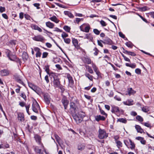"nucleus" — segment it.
I'll use <instances>...</instances> for the list:
<instances>
[{
	"label": "nucleus",
	"mask_w": 154,
	"mask_h": 154,
	"mask_svg": "<svg viewBox=\"0 0 154 154\" xmlns=\"http://www.w3.org/2000/svg\"><path fill=\"white\" fill-rule=\"evenodd\" d=\"M99 134L98 137L100 139H103L104 138H106L108 137V135L106 134L105 131L104 129H102L100 128L99 131Z\"/></svg>",
	"instance_id": "obj_4"
},
{
	"label": "nucleus",
	"mask_w": 154,
	"mask_h": 154,
	"mask_svg": "<svg viewBox=\"0 0 154 154\" xmlns=\"http://www.w3.org/2000/svg\"><path fill=\"white\" fill-rule=\"evenodd\" d=\"M32 39L35 41L43 42L45 40V38L41 35L35 36L32 38Z\"/></svg>",
	"instance_id": "obj_8"
},
{
	"label": "nucleus",
	"mask_w": 154,
	"mask_h": 154,
	"mask_svg": "<svg viewBox=\"0 0 154 154\" xmlns=\"http://www.w3.org/2000/svg\"><path fill=\"white\" fill-rule=\"evenodd\" d=\"M34 150L35 152L37 153H40L41 151V149L38 148V146H35L34 148Z\"/></svg>",
	"instance_id": "obj_38"
},
{
	"label": "nucleus",
	"mask_w": 154,
	"mask_h": 154,
	"mask_svg": "<svg viewBox=\"0 0 154 154\" xmlns=\"http://www.w3.org/2000/svg\"><path fill=\"white\" fill-rule=\"evenodd\" d=\"M32 108L33 111L35 113H38V110L40 109L39 106L37 101L35 100L33 102Z\"/></svg>",
	"instance_id": "obj_5"
},
{
	"label": "nucleus",
	"mask_w": 154,
	"mask_h": 154,
	"mask_svg": "<svg viewBox=\"0 0 154 154\" xmlns=\"http://www.w3.org/2000/svg\"><path fill=\"white\" fill-rule=\"evenodd\" d=\"M119 35L122 37V38H125V35L124 34H123L122 32H119Z\"/></svg>",
	"instance_id": "obj_54"
},
{
	"label": "nucleus",
	"mask_w": 154,
	"mask_h": 154,
	"mask_svg": "<svg viewBox=\"0 0 154 154\" xmlns=\"http://www.w3.org/2000/svg\"><path fill=\"white\" fill-rule=\"evenodd\" d=\"M86 35L87 36V39L89 40L90 41H92L93 40V37L91 33L87 34Z\"/></svg>",
	"instance_id": "obj_33"
},
{
	"label": "nucleus",
	"mask_w": 154,
	"mask_h": 154,
	"mask_svg": "<svg viewBox=\"0 0 154 154\" xmlns=\"http://www.w3.org/2000/svg\"><path fill=\"white\" fill-rule=\"evenodd\" d=\"M85 75L86 77L88 78L91 81H93V77L92 75H90L89 73L87 72L85 73Z\"/></svg>",
	"instance_id": "obj_34"
},
{
	"label": "nucleus",
	"mask_w": 154,
	"mask_h": 154,
	"mask_svg": "<svg viewBox=\"0 0 154 154\" xmlns=\"http://www.w3.org/2000/svg\"><path fill=\"white\" fill-rule=\"evenodd\" d=\"M118 122H119L125 124L127 123V121L126 119L119 118L117 120Z\"/></svg>",
	"instance_id": "obj_37"
},
{
	"label": "nucleus",
	"mask_w": 154,
	"mask_h": 154,
	"mask_svg": "<svg viewBox=\"0 0 154 154\" xmlns=\"http://www.w3.org/2000/svg\"><path fill=\"white\" fill-rule=\"evenodd\" d=\"M128 54L133 56H135L136 55V54L134 52L129 51H128Z\"/></svg>",
	"instance_id": "obj_55"
},
{
	"label": "nucleus",
	"mask_w": 154,
	"mask_h": 154,
	"mask_svg": "<svg viewBox=\"0 0 154 154\" xmlns=\"http://www.w3.org/2000/svg\"><path fill=\"white\" fill-rule=\"evenodd\" d=\"M28 85L30 88L35 91L36 93L38 94L40 89L37 86L33 85L31 83H28Z\"/></svg>",
	"instance_id": "obj_6"
},
{
	"label": "nucleus",
	"mask_w": 154,
	"mask_h": 154,
	"mask_svg": "<svg viewBox=\"0 0 154 154\" xmlns=\"http://www.w3.org/2000/svg\"><path fill=\"white\" fill-rule=\"evenodd\" d=\"M136 119L138 121L140 122H142L143 121V118L140 116L138 115L136 117Z\"/></svg>",
	"instance_id": "obj_42"
},
{
	"label": "nucleus",
	"mask_w": 154,
	"mask_h": 154,
	"mask_svg": "<svg viewBox=\"0 0 154 154\" xmlns=\"http://www.w3.org/2000/svg\"><path fill=\"white\" fill-rule=\"evenodd\" d=\"M49 19L52 21H54L56 23H58L59 21L56 17L55 16H54L53 17H50Z\"/></svg>",
	"instance_id": "obj_32"
},
{
	"label": "nucleus",
	"mask_w": 154,
	"mask_h": 154,
	"mask_svg": "<svg viewBox=\"0 0 154 154\" xmlns=\"http://www.w3.org/2000/svg\"><path fill=\"white\" fill-rule=\"evenodd\" d=\"M85 148V145L84 144H80L78 146V149L80 150H82Z\"/></svg>",
	"instance_id": "obj_28"
},
{
	"label": "nucleus",
	"mask_w": 154,
	"mask_h": 154,
	"mask_svg": "<svg viewBox=\"0 0 154 154\" xmlns=\"http://www.w3.org/2000/svg\"><path fill=\"white\" fill-rule=\"evenodd\" d=\"M93 32L95 34L97 35H99L100 33V31H99L97 29H93Z\"/></svg>",
	"instance_id": "obj_48"
},
{
	"label": "nucleus",
	"mask_w": 154,
	"mask_h": 154,
	"mask_svg": "<svg viewBox=\"0 0 154 154\" xmlns=\"http://www.w3.org/2000/svg\"><path fill=\"white\" fill-rule=\"evenodd\" d=\"M6 53L7 57L11 61H15L17 63H18L20 65L21 64V62L20 59L17 58L15 55H14L11 54V52L8 49H6Z\"/></svg>",
	"instance_id": "obj_1"
},
{
	"label": "nucleus",
	"mask_w": 154,
	"mask_h": 154,
	"mask_svg": "<svg viewBox=\"0 0 154 154\" xmlns=\"http://www.w3.org/2000/svg\"><path fill=\"white\" fill-rule=\"evenodd\" d=\"M114 98L116 100L120 101L121 100V98L119 97L118 96H117L116 95L114 97Z\"/></svg>",
	"instance_id": "obj_64"
},
{
	"label": "nucleus",
	"mask_w": 154,
	"mask_h": 154,
	"mask_svg": "<svg viewBox=\"0 0 154 154\" xmlns=\"http://www.w3.org/2000/svg\"><path fill=\"white\" fill-rule=\"evenodd\" d=\"M83 62L85 63L88 64L91 63V59L88 57H84L82 59Z\"/></svg>",
	"instance_id": "obj_16"
},
{
	"label": "nucleus",
	"mask_w": 154,
	"mask_h": 154,
	"mask_svg": "<svg viewBox=\"0 0 154 154\" xmlns=\"http://www.w3.org/2000/svg\"><path fill=\"white\" fill-rule=\"evenodd\" d=\"M142 110L145 112H147L149 111V107L147 106L143 107L142 109Z\"/></svg>",
	"instance_id": "obj_39"
},
{
	"label": "nucleus",
	"mask_w": 154,
	"mask_h": 154,
	"mask_svg": "<svg viewBox=\"0 0 154 154\" xmlns=\"http://www.w3.org/2000/svg\"><path fill=\"white\" fill-rule=\"evenodd\" d=\"M73 118L77 124L79 123L82 121L83 118L85 116L79 113L72 115Z\"/></svg>",
	"instance_id": "obj_3"
},
{
	"label": "nucleus",
	"mask_w": 154,
	"mask_h": 154,
	"mask_svg": "<svg viewBox=\"0 0 154 154\" xmlns=\"http://www.w3.org/2000/svg\"><path fill=\"white\" fill-rule=\"evenodd\" d=\"M24 17L27 20H30V16L28 14H25L24 15Z\"/></svg>",
	"instance_id": "obj_63"
},
{
	"label": "nucleus",
	"mask_w": 154,
	"mask_h": 154,
	"mask_svg": "<svg viewBox=\"0 0 154 154\" xmlns=\"http://www.w3.org/2000/svg\"><path fill=\"white\" fill-rule=\"evenodd\" d=\"M81 20H83V19L82 18H76L75 19V21H76V22L78 23H79Z\"/></svg>",
	"instance_id": "obj_61"
},
{
	"label": "nucleus",
	"mask_w": 154,
	"mask_h": 154,
	"mask_svg": "<svg viewBox=\"0 0 154 154\" xmlns=\"http://www.w3.org/2000/svg\"><path fill=\"white\" fill-rule=\"evenodd\" d=\"M9 71L7 69H4L0 71V74L2 76H5L8 75L9 74Z\"/></svg>",
	"instance_id": "obj_14"
},
{
	"label": "nucleus",
	"mask_w": 154,
	"mask_h": 154,
	"mask_svg": "<svg viewBox=\"0 0 154 154\" xmlns=\"http://www.w3.org/2000/svg\"><path fill=\"white\" fill-rule=\"evenodd\" d=\"M40 5L39 3H35L33 4V5L36 7L37 9H38L40 8L39 7Z\"/></svg>",
	"instance_id": "obj_52"
},
{
	"label": "nucleus",
	"mask_w": 154,
	"mask_h": 154,
	"mask_svg": "<svg viewBox=\"0 0 154 154\" xmlns=\"http://www.w3.org/2000/svg\"><path fill=\"white\" fill-rule=\"evenodd\" d=\"M46 25L47 27L50 28H53L54 26L53 23L49 21L46 22Z\"/></svg>",
	"instance_id": "obj_31"
},
{
	"label": "nucleus",
	"mask_w": 154,
	"mask_h": 154,
	"mask_svg": "<svg viewBox=\"0 0 154 154\" xmlns=\"http://www.w3.org/2000/svg\"><path fill=\"white\" fill-rule=\"evenodd\" d=\"M95 120L97 122H99L100 120L104 121L106 119L104 116H101L100 115H97L95 117Z\"/></svg>",
	"instance_id": "obj_17"
},
{
	"label": "nucleus",
	"mask_w": 154,
	"mask_h": 154,
	"mask_svg": "<svg viewBox=\"0 0 154 154\" xmlns=\"http://www.w3.org/2000/svg\"><path fill=\"white\" fill-rule=\"evenodd\" d=\"M129 141L130 143V145L131 146L130 147L131 149H134L135 147V145L134 143L132 142L130 139H129Z\"/></svg>",
	"instance_id": "obj_41"
},
{
	"label": "nucleus",
	"mask_w": 154,
	"mask_h": 154,
	"mask_svg": "<svg viewBox=\"0 0 154 154\" xmlns=\"http://www.w3.org/2000/svg\"><path fill=\"white\" fill-rule=\"evenodd\" d=\"M72 42L75 47L77 49H79V46L78 45V42L77 40L75 38H72Z\"/></svg>",
	"instance_id": "obj_18"
},
{
	"label": "nucleus",
	"mask_w": 154,
	"mask_h": 154,
	"mask_svg": "<svg viewBox=\"0 0 154 154\" xmlns=\"http://www.w3.org/2000/svg\"><path fill=\"white\" fill-rule=\"evenodd\" d=\"M100 111L101 114L103 115H105L106 116H107V114L104 112L103 110L100 109Z\"/></svg>",
	"instance_id": "obj_62"
},
{
	"label": "nucleus",
	"mask_w": 154,
	"mask_h": 154,
	"mask_svg": "<svg viewBox=\"0 0 154 154\" xmlns=\"http://www.w3.org/2000/svg\"><path fill=\"white\" fill-rule=\"evenodd\" d=\"M63 40L64 42L67 44H69L71 42L70 39L69 38H65Z\"/></svg>",
	"instance_id": "obj_47"
},
{
	"label": "nucleus",
	"mask_w": 154,
	"mask_h": 154,
	"mask_svg": "<svg viewBox=\"0 0 154 154\" xmlns=\"http://www.w3.org/2000/svg\"><path fill=\"white\" fill-rule=\"evenodd\" d=\"M67 76L69 80V83L72 85L74 84V81L72 77L69 74H68Z\"/></svg>",
	"instance_id": "obj_21"
},
{
	"label": "nucleus",
	"mask_w": 154,
	"mask_h": 154,
	"mask_svg": "<svg viewBox=\"0 0 154 154\" xmlns=\"http://www.w3.org/2000/svg\"><path fill=\"white\" fill-rule=\"evenodd\" d=\"M94 51H95V52L94 53V54L95 56L97 55L98 54V52L99 51L96 48H94Z\"/></svg>",
	"instance_id": "obj_49"
},
{
	"label": "nucleus",
	"mask_w": 154,
	"mask_h": 154,
	"mask_svg": "<svg viewBox=\"0 0 154 154\" xmlns=\"http://www.w3.org/2000/svg\"><path fill=\"white\" fill-rule=\"evenodd\" d=\"M45 79L47 83H48L49 82V81L48 79V75H46L45 76Z\"/></svg>",
	"instance_id": "obj_60"
},
{
	"label": "nucleus",
	"mask_w": 154,
	"mask_h": 154,
	"mask_svg": "<svg viewBox=\"0 0 154 154\" xmlns=\"http://www.w3.org/2000/svg\"><path fill=\"white\" fill-rule=\"evenodd\" d=\"M85 66L86 69L88 70V71L91 74H93L94 72L93 70L91 68V67L89 65H85Z\"/></svg>",
	"instance_id": "obj_29"
},
{
	"label": "nucleus",
	"mask_w": 154,
	"mask_h": 154,
	"mask_svg": "<svg viewBox=\"0 0 154 154\" xmlns=\"http://www.w3.org/2000/svg\"><path fill=\"white\" fill-rule=\"evenodd\" d=\"M116 143L117 144V146L119 148L120 147L122 146V143L120 141H116Z\"/></svg>",
	"instance_id": "obj_46"
},
{
	"label": "nucleus",
	"mask_w": 154,
	"mask_h": 154,
	"mask_svg": "<svg viewBox=\"0 0 154 154\" xmlns=\"http://www.w3.org/2000/svg\"><path fill=\"white\" fill-rule=\"evenodd\" d=\"M64 13L65 15H68L69 17L71 18H73L74 17L73 15L69 11H65L64 12Z\"/></svg>",
	"instance_id": "obj_30"
},
{
	"label": "nucleus",
	"mask_w": 154,
	"mask_h": 154,
	"mask_svg": "<svg viewBox=\"0 0 154 154\" xmlns=\"http://www.w3.org/2000/svg\"><path fill=\"white\" fill-rule=\"evenodd\" d=\"M61 102L64 106V109H66L68 106L69 103V100L65 97L63 98Z\"/></svg>",
	"instance_id": "obj_10"
},
{
	"label": "nucleus",
	"mask_w": 154,
	"mask_h": 154,
	"mask_svg": "<svg viewBox=\"0 0 154 154\" xmlns=\"http://www.w3.org/2000/svg\"><path fill=\"white\" fill-rule=\"evenodd\" d=\"M100 23L103 26H106V22L103 20L100 21Z\"/></svg>",
	"instance_id": "obj_56"
},
{
	"label": "nucleus",
	"mask_w": 154,
	"mask_h": 154,
	"mask_svg": "<svg viewBox=\"0 0 154 154\" xmlns=\"http://www.w3.org/2000/svg\"><path fill=\"white\" fill-rule=\"evenodd\" d=\"M92 67L94 71L96 72V74L98 76H99L101 75V73L99 71L98 68L97 67L96 65L93 63H92Z\"/></svg>",
	"instance_id": "obj_13"
},
{
	"label": "nucleus",
	"mask_w": 154,
	"mask_h": 154,
	"mask_svg": "<svg viewBox=\"0 0 154 154\" xmlns=\"http://www.w3.org/2000/svg\"><path fill=\"white\" fill-rule=\"evenodd\" d=\"M149 8L146 6H144L143 7L140 8V10L141 11H145L149 10Z\"/></svg>",
	"instance_id": "obj_45"
},
{
	"label": "nucleus",
	"mask_w": 154,
	"mask_h": 154,
	"mask_svg": "<svg viewBox=\"0 0 154 154\" xmlns=\"http://www.w3.org/2000/svg\"><path fill=\"white\" fill-rule=\"evenodd\" d=\"M34 51L36 52V57H40L42 55V53L41 52V49L37 47H35L34 48Z\"/></svg>",
	"instance_id": "obj_15"
},
{
	"label": "nucleus",
	"mask_w": 154,
	"mask_h": 154,
	"mask_svg": "<svg viewBox=\"0 0 154 154\" xmlns=\"http://www.w3.org/2000/svg\"><path fill=\"white\" fill-rule=\"evenodd\" d=\"M119 111V108L118 106H113L112 107L111 112L112 113H117Z\"/></svg>",
	"instance_id": "obj_24"
},
{
	"label": "nucleus",
	"mask_w": 154,
	"mask_h": 154,
	"mask_svg": "<svg viewBox=\"0 0 154 154\" xmlns=\"http://www.w3.org/2000/svg\"><path fill=\"white\" fill-rule=\"evenodd\" d=\"M54 83L56 87H59L60 85V82L59 81V78L54 80Z\"/></svg>",
	"instance_id": "obj_19"
},
{
	"label": "nucleus",
	"mask_w": 154,
	"mask_h": 154,
	"mask_svg": "<svg viewBox=\"0 0 154 154\" xmlns=\"http://www.w3.org/2000/svg\"><path fill=\"white\" fill-rule=\"evenodd\" d=\"M128 91L129 94H133L136 93V91H134L131 88H128Z\"/></svg>",
	"instance_id": "obj_35"
},
{
	"label": "nucleus",
	"mask_w": 154,
	"mask_h": 154,
	"mask_svg": "<svg viewBox=\"0 0 154 154\" xmlns=\"http://www.w3.org/2000/svg\"><path fill=\"white\" fill-rule=\"evenodd\" d=\"M54 31H56L57 32H63V31L62 30H61L58 28H55L54 30Z\"/></svg>",
	"instance_id": "obj_58"
},
{
	"label": "nucleus",
	"mask_w": 154,
	"mask_h": 154,
	"mask_svg": "<svg viewBox=\"0 0 154 154\" xmlns=\"http://www.w3.org/2000/svg\"><path fill=\"white\" fill-rule=\"evenodd\" d=\"M44 97L45 102L48 105L49 104L51 98L49 94L47 93H45L44 94Z\"/></svg>",
	"instance_id": "obj_9"
},
{
	"label": "nucleus",
	"mask_w": 154,
	"mask_h": 154,
	"mask_svg": "<svg viewBox=\"0 0 154 154\" xmlns=\"http://www.w3.org/2000/svg\"><path fill=\"white\" fill-rule=\"evenodd\" d=\"M20 96L25 101L26 100V97L24 93H23L21 94L20 95Z\"/></svg>",
	"instance_id": "obj_51"
},
{
	"label": "nucleus",
	"mask_w": 154,
	"mask_h": 154,
	"mask_svg": "<svg viewBox=\"0 0 154 154\" xmlns=\"http://www.w3.org/2000/svg\"><path fill=\"white\" fill-rule=\"evenodd\" d=\"M34 138L36 142L38 143V144L41 145L42 147L44 148V145L41 142V137L38 134H35L34 135Z\"/></svg>",
	"instance_id": "obj_7"
},
{
	"label": "nucleus",
	"mask_w": 154,
	"mask_h": 154,
	"mask_svg": "<svg viewBox=\"0 0 154 154\" xmlns=\"http://www.w3.org/2000/svg\"><path fill=\"white\" fill-rule=\"evenodd\" d=\"M64 30L67 32H69L71 29L70 28L67 26H65L63 28Z\"/></svg>",
	"instance_id": "obj_43"
},
{
	"label": "nucleus",
	"mask_w": 154,
	"mask_h": 154,
	"mask_svg": "<svg viewBox=\"0 0 154 154\" xmlns=\"http://www.w3.org/2000/svg\"><path fill=\"white\" fill-rule=\"evenodd\" d=\"M82 27V26H80V30L81 31H82L84 32H88L89 31V30L90 29V27L89 26H86L84 30L83 29H81V27Z\"/></svg>",
	"instance_id": "obj_25"
},
{
	"label": "nucleus",
	"mask_w": 154,
	"mask_h": 154,
	"mask_svg": "<svg viewBox=\"0 0 154 154\" xmlns=\"http://www.w3.org/2000/svg\"><path fill=\"white\" fill-rule=\"evenodd\" d=\"M79 102L77 99L75 100V102H71L70 103V110L72 113H75L78 109V104Z\"/></svg>",
	"instance_id": "obj_2"
},
{
	"label": "nucleus",
	"mask_w": 154,
	"mask_h": 154,
	"mask_svg": "<svg viewBox=\"0 0 154 154\" xmlns=\"http://www.w3.org/2000/svg\"><path fill=\"white\" fill-rule=\"evenodd\" d=\"M44 69H45V71L49 75L50 73V69L49 68V66L48 65H46L45 66Z\"/></svg>",
	"instance_id": "obj_36"
},
{
	"label": "nucleus",
	"mask_w": 154,
	"mask_h": 154,
	"mask_svg": "<svg viewBox=\"0 0 154 154\" xmlns=\"http://www.w3.org/2000/svg\"><path fill=\"white\" fill-rule=\"evenodd\" d=\"M100 41L104 44H107L109 45H112L113 44L112 40L107 37H106L103 41L100 40Z\"/></svg>",
	"instance_id": "obj_11"
},
{
	"label": "nucleus",
	"mask_w": 154,
	"mask_h": 154,
	"mask_svg": "<svg viewBox=\"0 0 154 154\" xmlns=\"http://www.w3.org/2000/svg\"><path fill=\"white\" fill-rule=\"evenodd\" d=\"M135 128L138 132L142 133L143 132V130L139 125H136L135 126Z\"/></svg>",
	"instance_id": "obj_22"
},
{
	"label": "nucleus",
	"mask_w": 154,
	"mask_h": 154,
	"mask_svg": "<svg viewBox=\"0 0 154 154\" xmlns=\"http://www.w3.org/2000/svg\"><path fill=\"white\" fill-rule=\"evenodd\" d=\"M144 125L148 128H150L151 127L150 124L147 122L144 123Z\"/></svg>",
	"instance_id": "obj_57"
},
{
	"label": "nucleus",
	"mask_w": 154,
	"mask_h": 154,
	"mask_svg": "<svg viewBox=\"0 0 154 154\" xmlns=\"http://www.w3.org/2000/svg\"><path fill=\"white\" fill-rule=\"evenodd\" d=\"M133 101L132 100H128L126 102H124V104L126 105L131 106L133 105Z\"/></svg>",
	"instance_id": "obj_27"
},
{
	"label": "nucleus",
	"mask_w": 154,
	"mask_h": 154,
	"mask_svg": "<svg viewBox=\"0 0 154 154\" xmlns=\"http://www.w3.org/2000/svg\"><path fill=\"white\" fill-rule=\"evenodd\" d=\"M5 8L4 7H2V6L0 7V12L1 13H2L5 11Z\"/></svg>",
	"instance_id": "obj_59"
},
{
	"label": "nucleus",
	"mask_w": 154,
	"mask_h": 154,
	"mask_svg": "<svg viewBox=\"0 0 154 154\" xmlns=\"http://www.w3.org/2000/svg\"><path fill=\"white\" fill-rule=\"evenodd\" d=\"M18 120H20L21 122L24 120V116L23 114L21 113H19L18 114Z\"/></svg>",
	"instance_id": "obj_26"
},
{
	"label": "nucleus",
	"mask_w": 154,
	"mask_h": 154,
	"mask_svg": "<svg viewBox=\"0 0 154 154\" xmlns=\"http://www.w3.org/2000/svg\"><path fill=\"white\" fill-rule=\"evenodd\" d=\"M23 60L25 61L28 58V56L27 54L25 52H23L22 55Z\"/></svg>",
	"instance_id": "obj_23"
},
{
	"label": "nucleus",
	"mask_w": 154,
	"mask_h": 154,
	"mask_svg": "<svg viewBox=\"0 0 154 154\" xmlns=\"http://www.w3.org/2000/svg\"><path fill=\"white\" fill-rule=\"evenodd\" d=\"M14 79L18 82L24 85V83L21 79V77L19 75H15L14 76Z\"/></svg>",
	"instance_id": "obj_12"
},
{
	"label": "nucleus",
	"mask_w": 154,
	"mask_h": 154,
	"mask_svg": "<svg viewBox=\"0 0 154 154\" xmlns=\"http://www.w3.org/2000/svg\"><path fill=\"white\" fill-rule=\"evenodd\" d=\"M48 55V53L47 52H44L42 54V58H44L46 57Z\"/></svg>",
	"instance_id": "obj_50"
},
{
	"label": "nucleus",
	"mask_w": 154,
	"mask_h": 154,
	"mask_svg": "<svg viewBox=\"0 0 154 154\" xmlns=\"http://www.w3.org/2000/svg\"><path fill=\"white\" fill-rule=\"evenodd\" d=\"M62 32V33L61 35V36L63 39L68 37V34L64 32Z\"/></svg>",
	"instance_id": "obj_44"
},
{
	"label": "nucleus",
	"mask_w": 154,
	"mask_h": 154,
	"mask_svg": "<svg viewBox=\"0 0 154 154\" xmlns=\"http://www.w3.org/2000/svg\"><path fill=\"white\" fill-rule=\"evenodd\" d=\"M48 75L51 77H52L54 80L58 78L57 74L52 72H51Z\"/></svg>",
	"instance_id": "obj_20"
},
{
	"label": "nucleus",
	"mask_w": 154,
	"mask_h": 154,
	"mask_svg": "<svg viewBox=\"0 0 154 154\" xmlns=\"http://www.w3.org/2000/svg\"><path fill=\"white\" fill-rule=\"evenodd\" d=\"M141 70L138 68L136 69L135 70V72L138 74H141Z\"/></svg>",
	"instance_id": "obj_53"
},
{
	"label": "nucleus",
	"mask_w": 154,
	"mask_h": 154,
	"mask_svg": "<svg viewBox=\"0 0 154 154\" xmlns=\"http://www.w3.org/2000/svg\"><path fill=\"white\" fill-rule=\"evenodd\" d=\"M125 45L128 47L131 48H132L133 45V44L131 42H126Z\"/></svg>",
	"instance_id": "obj_40"
}]
</instances>
